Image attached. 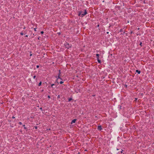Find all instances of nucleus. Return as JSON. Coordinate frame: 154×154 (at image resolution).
I'll use <instances>...</instances> for the list:
<instances>
[{
	"mask_svg": "<svg viewBox=\"0 0 154 154\" xmlns=\"http://www.w3.org/2000/svg\"><path fill=\"white\" fill-rule=\"evenodd\" d=\"M84 13H83V12L82 11H79V16H81L82 17H83V16L86 14H87V12L86 10H84Z\"/></svg>",
	"mask_w": 154,
	"mask_h": 154,
	"instance_id": "1",
	"label": "nucleus"
},
{
	"mask_svg": "<svg viewBox=\"0 0 154 154\" xmlns=\"http://www.w3.org/2000/svg\"><path fill=\"white\" fill-rule=\"evenodd\" d=\"M64 45L66 48H69L71 46L70 45L67 43H66L64 44Z\"/></svg>",
	"mask_w": 154,
	"mask_h": 154,
	"instance_id": "2",
	"label": "nucleus"
},
{
	"mask_svg": "<svg viewBox=\"0 0 154 154\" xmlns=\"http://www.w3.org/2000/svg\"><path fill=\"white\" fill-rule=\"evenodd\" d=\"M97 129L101 131L102 129L101 126H98L97 127Z\"/></svg>",
	"mask_w": 154,
	"mask_h": 154,
	"instance_id": "3",
	"label": "nucleus"
},
{
	"mask_svg": "<svg viewBox=\"0 0 154 154\" xmlns=\"http://www.w3.org/2000/svg\"><path fill=\"white\" fill-rule=\"evenodd\" d=\"M76 120L75 119L73 120L71 124H72L73 123H75L76 121Z\"/></svg>",
	"mask_w": 154,
	"mask_h": 154,
	"instance_id": "4",
	"label": "nucleus"
},
{
	"mask_svg": "<svg viewBox=\"0 0 154 154\" xmlns=\"http://www.w3.org/2000/svg\"><path fill=\"white\" fill-rule=\"evenodd\" d=\"M136 72H137L138 74L140 73V71H139V70H136Z\"/></svg>",
	"mask_w": 154,
	"mask_h": 154,
	"instance_id": "5",
	"label": "nucleus"
},
{
	"mask_svg": "<svg viewBox=\"0 0 154 154\" xmlns=\"http://www.w3.org/2000/svg\"><path fill=\"white\" fill-rule=\"evenodd\" d=\"M99 54H96V56L97 57V59H98L99 58Z\"/></svg>",
	"mask_w": 154,
	"mask_h": 154,
	"instance_id": "6",
	"label": "nucleus"
},
{
	"mask_svg": "<svg viewBox=\"0 0 154 154\" xmlns=\"http://www.w3.org/2000/svg\"><path fill=\"white\" fill-rule=\"evenodd\" d=\"M97 59V61H98V63H100V60L99 59V58Z\"/></svg>",
	"mask_w": 154,
	"mask_h": 154,
	"instance_id": "7",
	"label": "nucleus"
},
{
	"mask_svg": "<svg viewBox=\"0 0 154 154\" xmlns=\"http://www.w3.org/2000/svg\"><path fill=\"white\" fill-rule=\"evenodd\" d=\"M41 84H42V82H40V83H39V84H38V86H40V85H41Z\"/></svg>",
	"mask_w": 154,
	"mask_h": 154,
	"instance_id": "8",
	"label": "nucleus"
},
{
	"mask_svg": "<svg viewBox=\"0 0 154 154\" xmlns=\"http://www.w3.org/2000/svg\"><path fill=\"white\" fill-rule=\"evenodd\" d=\"M63 82L61 81L60 82V84H62L63 83Z\"/></svg>",
	"mask_w": 154,
	"mask_h": 154,
	"instance_id": "9",
	"label": "nucleus"
},
{
	"mask_svg": "<svg viewBox=\"0 0 154 154\" xmlns=\"http://www.w3.org/2000/svg\"><path fill=\"white\" fill-rule=\"evenodd\" d=\"M72 100V99L70 98H69V101H71V100Z\"/></svg>",
	"mask_w": 154,
	"mask_h": 154,
	"instance_id": "10",
	"label": "nucleus"
},
{
	"mask_svg": "<svg viewBox=\"0 0 154 154\" xmlns=\"http://www.w3.org/2000/svg\"><path fill=\"white\" fill-rule=\"evenodd\" d=\"M20 34L21 35H23V32H21L20 33Z\"/></svg>",
	"mask_w": 154,
	"mask_h": 154,
	"instance_id": "11",
	"label": "nucleus"
},
{
	"mask_svg": "<svg viewBox=\"0 0 154 154\" xmlns=\"http://www.w3.org/2000/svg\"><path fill=\"white\" fill-rule=\"evenodd\" d=\"M36 28H34V30H35V31H36Z\"/></svg>",
	"mask_w": 154,
	"mask_h": 154,
	"instance_id": "12",
	"label": "nucleus"
},
{
	"mask_svg": "<svg viewBox=\"0 0 154 154\" xmlns=\"http://www.w3.org/2000/svg\"><path fill=\"white\" fill-rule=\"evenodd\" d=\"M142 43L141 42L140 43V46H142Z\"/></svg>",
	"mask_w": 154,
	"mask_h": 154,
	"instance_id": "13",
	"label": "nucleus"
},
{
	"mask_svg": "<svg viewBox=\"0 0 154 154\" xmlns=\"http://www.w3.org/2000/svg\"><path fill=\"white\" fill-rule=\"evenodd\" d=\"M41 34H42L44 33V32L43 31H42L41 32Z\"/></svg>",
	"mask_w": 154,
	"mask_h": 154,
	"instance_id": "14",
	"label": "nucleus"
},
{
	"mask_svg": "<svg viewBox=\"0 0 154 154\" xmlns=\"http://www.w3.org/2000/svg\"><path fill=\"white\" fill-rule=\"evenodd\" d=\"M59 76H60V74L59 75V76H58V78H59V79H61V78H60Z\"/></svg>",
	"mask_w": 154,
	"mask_h": 154,
	"instance_id": "15",
	"label": "nucleus"
},
{
	"mask_svg": "<svg viewBox=\"0 0 154 154\" xmlns=\"http://www.w3.org/2000/svg\"><path fill=\"white\" fill-rule=\"evenodd\" d=\"M36 67L37 68H38L39 67V66L37 65V66Z\"/></svg>",
	"mask_w": 154,
	"mask_h": 154,
	"instance_id": "16",
	"label": "nucleus"
},
{
	"mask_svg": "<svg viewBox=\"0 0 154 154\" xmlns=\"http://www.w3.org/2000/svg\"><path fill=\"white\" fill-rule=\"evenodd\" d=\"M36 76L35 75L33 76V78L35 79V78Z\"/></svg>",
	"mask_w": 154,
	"mask_h": 154,
	"instance_id": "17",
	"label": "nucleus"
},
{
	"mask_svg": "<svg viewBox=\"0 0 154 154\" xmlns=\"http://www.w3.org/2000/svg\"><path fill=\"white\" fill-rule=\"evenodd\" d=\"M35 129H37V126H35Z\"/></svg>",
	"mask_w": 154,
	"mask_h": 154,
	"instance_id": "18",
	"label": "nucleus"
},
{
	"mask_svg": "<svg viewBox=\"0 0 154 154\" xmlns=\"http://www.w3.org/2000/svg\"><path fill=\"white\" fill-rule=\"evenodd\" d=\"M54 85V84H52L51 85V87H52L53 85Z\"/></svg>",
	"mask_w": 154,
	"mask_h": 154,
	"instance_id": "19",
	"label": "nucleus"
},
{
	"mask_svg": "<svg viewBox=\"0 0 154 154\" xmlns=\"http://www.w3.org/2000/svg\"><path fill=\"white\" fill-rule=\"evenodd\" d=\"M19 124L20 125H22V123L21 122H20Z\"/></svg>",
	"mask_w": 154,
	"mask_h": 154,
	"instance_id": "20",
	"label": "nucleus"
},
{
	"mask_svg": "<svg viewBox=\"0 0 154 154\" xmlns=\"http://www.w3.org/2000/svg\"><path fill=\"white\" fill-rule=\"evenodd\" d=\"M48 97L49 98H50V97L49 96H48Z\"/></svg>",
	"mask_w": 154,
	"mask_h": 154,
	"instance_id": "21",
	"label": "nucleus"
},
{
	"mask_svg": "<svg viewBox=\"0 0 154 154\" xmlns=\"http://www.w3.org/2000/svg\"><path fill=\"white\" fill-rule=\"evenodd\" d=\"M12 118H13V119H14V118H15V117L14 116H13L12 117Z\"/></svg>",
	"mask_w": 154,
	"mask_h": 154,
	"instance_id": "22",
	"label": "nucleus"
},
{
	"mask_svg": "<svg viewBox=\"0 0 154 154\" xmlns=\"http://www.w3.org/2000/svg\"><path fill=\"white\" fill-rule=\"evenodd\" d=\"M32 54H30V56H32Z\"/></svg>",
	"mask_w": 154,
	"mask_h": 154,
	"instance_id": "23",
	"label": "nucleus"
},
{
	"mask_svg": "<svg viewBox=\"0 0 154 154\" xmlns=\"http://www.w3.org/2000/svg\"><path fill=\"white\" fill-rule=\"evenodd\" d=\"M40 109L42 110V108H40Z\"/></svg>",
	"mask_w": 154,
	"mask_h": 154,
	"instance_id": "24",
	"label": "nucleus"
},
{
	"mask_svg": "<svg viewBox=\"0 0 154 154\" xmlns=\"http://www.w3.org/2000/svg\"><path fill=\"white\" fill-rule=\"evenodd\" d=\"M58 33L59 34V35H60V32H59V33Z\"/></svg>",
	"mask_w": 154,
	"mask_h": 154,
	"instance_id": "25",
	"label": "nucleus"
},
{
	"mask_svg": "<svg viewBox=\"0 0 154 154\" xmlns=\"http://www.w3.org/2000/svg\"><path fill=\"white\" fill-rule=\"evenodd\" d=\"M26 37H28V35H26Z\"/></svg>",
	"mask_w": 154,
	"mask_h": 154,
	"instance_id": "26",
	"label": "nucleus"
},
{
	"mask_svg": "<svg viewBox=\"0 0 154 154\" xmlns=\"http://www.w3.org/2000/svg\"><path fill=\"white\" fill-rule=\"evenodd\" d=\"M125 86L126 87H127V85H125Z\"/></svg>",
	"mask_w": 154,
	"mask_h": 154,
	"instance_id": "27",
	"label": "nucleus"
},
{
	"mask_svg": "<svg viewBox=\"0 0 154 154\" xmlns=\"http://www.w3.org/2000/svg\"><path fill=\"white\" fill-rule=\"evenodd\" d=\"M107 34H108V33H109V32H107Z\"/></svg>",
	"mask_w": 154,
	"mask_h": 154,
	"instance_id": "28",
	"label": "nucleus"
},
{
	"mask_svg": "<svg viewBox=\"0 0 154 154\" xmlns=\"http://www.w3.org/2000/svg\"><path fill=\"white\" fill-rule=\"evenodd\" d=\"M137 100V98H135L136 100Z\"/></svg>",
	"mask_w": 154,
	"mask_h": 154,
	"instance_id": "29",
	"label": "nucleus"
},
{
	"mask_svg": "<svg viewBox=\"0 0 154 154\" xmlns=\"http://www.w3.org/2000/svg\"><path fill=\"white\" fill-rule=\"evenodd\" d=\"M97 26L98 27L99 26V25H98Z\"/></svg>",
	"mask_w": 154,
	"mask_h": 154,
	"instance_id": "30",
	"label": "nucleus"
},
{
	"mask_svg": "<svg viewBox=\"0 0 154 154\" xmlns=\"http://www.w3.org/2000/svg\"><path fill=\"white\" fill-rule=\"evenodd\" d=\"M24 128L25 129H26V127H24Z\"/></svg>",
	"mask_w": 154,
	"mask_h": 154,
	"instance_id": "31",
	"label": "nucleus"
},
{
	"mask_svg": "<svg viewBox=\"0 0 154 154\" xmlns=\"http://www.w3.org/2000/svg\"><path fill=\"white\" fill-rule=\"evenodd\" d=\"M43 91V90H42V91Z\"/></svg>",
	"mask_w": 154,
	"mask_h": 154,
	"instance_id": "32",
	"label": "nucleus"
},
{
	"mask_svg": "<svg viewBox=\"0 0 154 154\" xmlns=\"http://www.w3.org/2000/svg\"><path fill=\"white\" fill-rule=\"evenodd\" d=\"M39 1H41V0H39Z\"/></svg>",
	"mask_w": 154,
	"mask_h": 154,
	"instance_id": "33",
	"label": "nucleus"
}]
</instances>
